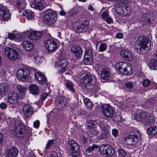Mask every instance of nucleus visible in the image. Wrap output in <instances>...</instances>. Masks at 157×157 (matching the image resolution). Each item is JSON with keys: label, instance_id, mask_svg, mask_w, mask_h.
Segmentation results:
<instances>
[{"label": "nucleus", "instance_id": "48", "mask_svg": "<svg viewBox=\"0 0 157 157\" xmlns=\"http://www.w3.org/2000/svg\"><path fill=\"white\" fill-rule=\"evenodd\" d=\"M107 132L103 131L98 136V139H105L107 138Z\"/></svg>", "mask_w": 157, "mask_h": 157}, {"label": "nucleus", "instance_id": "40", "mask_svg": "<svg viewBox=\"0 0 157 157\" xmlns=\"http://www.w3.org/2000/svg\"><path fill=\"white\" fill-rule=\"evenodd\" d=\"M123 12H124V14H123L122 15L124 16H127L129 15L131 13V11L129 8L125 5H124L123 7Z\"/></svg>", "mask_w": 157, "mask_h": 157}, {"label": "nucleus", "instance_id": "23", "mask_svg": "<svg viewBox=\"0 0 157 157\" xmlns=\"http://www.w3.org/2000/svg\"><path fill=\"white\" fill-rule=\"evenodd\" d=\"M42 33L39 31H34L31 33L29 36L30 40H36L41 38Z\"/></svg>", "mask_w": 157, "mask_h": 157}, {"label": "nucleus", "instance_id": "46", "mask_svg": "<svg viewBox=\"0 0 157 157\" xmlns=\"http://www.w3.org/2000/svg\"><path fill=\"white\" fill-rule=\"evenodd\" d=\"M66 87L70 90L73 91L74 89L73 88V84L70 81H68L66 83Z\"/></svg>", "mask_w": 157, "mask_h": 157}, {"label": "nucleus", "instance_id": "60", "mask_svg": "<svg viewBox=\"0 0 157 157\" xmlns=\"http://www.w3.org/2000/svg\"><path fill=\"white\" fill-rule=\"evenodd\" d=\"M107 23L108 24H110L113 23L112 19L110 17H108L105 20Z\"/></svg>", "mask_w": 157, "mask_h": 157}, {"label": "nucleus", "instance_id": "50", "mask_svg": "<svg viewBox=\"0 0 157 157\" xmlns=\"http://www.w3.org/2000/svg\"><path fill=\"white\" fill-rule=\"evenodd\" d=\"M118 154L121 156H124L126 155V152L124 150L121 149L118 150Z\"/></svg>", "mask_w": 157, "mask_h": 157}, {"label": "nucleus", "instance_id": "38", "mask_svg": "<svg viewBox=\"0 0 157 157\" xmlns=\"http://www.w3.org/2000/svg\"><path fill=\"white\" fill-rule=\"evenodd\" d=\"M99 125L100 128L103 131H105L108 128V126L106 124V122L104 121H100L99 122Z\"/></svg>", "mask_w": 157, "mask_h": 157}, {"label": "nucleus", "instance_id": "62", "mask_svg": "<svg viewBox=\"0 0 157 157\" xmlns=\"http://www.w3.org/2000/svg\"><path fill=\"white\" fill-rule=\"evenodd\" d=\"M112 134L115 136L118 135V131L116 129H113L112 131Z\"/></svg>", "mask_w": 157, "mask_h": 157}, {"label": "nucleus", "instance_id": "18", "mask_svg": "<svg viewBox=\"0 0 157 157\" xmlns=\"http://www.w3.org/2000/svg\"><path fill=\"white\" fill-rule=\"evenodd\" d=\"M56 105L60 108L65 107L67 104V99L64 97H57L55 99Z\"/></svg>", "mask_w": 157, "mask_h": 157}, {"label": "nucleus", "instance_id": "44", "mask_svg": "<svg viewBox=\"0 0 157 157\" xmlns=\"http://www.w3.org/2000/svg\"><path fill=\"white\" fill-rule=\"evenodd\" d=\"M151 82L148 79H144L142 82V85L144 87H148L150 84Z\"/></svg>", "mask_w": 157, "mask_h": 157}, {"label": "nucleus", "instance_id": "63", "mask_svg": "<svg viewBox=\"0 0 157 157\" xmlns=\"http://www.w3.org/2000/svg\"><path fill=\"white\" fill-rule=\"evenodd\" d=\"M50 157H57V153L55 151H52L51 153Z\"/></svg>", "mask_w": 157, "mask_h": 157}, {"label": "nucleus", "instance_id": "51", "mask_svg": "<svg viewBox=\"0 0 157 157\" xmlns=\"http://www.w3.org/2000/svg\"><path fill=\"white\" fill-rule=\"evenodd\" d=\"M98 146L97 145L93 144L92 146H90L87 148L86 151L88 153L92 151H93L94 148H97Z\"/></svg>", "mask_w": 157, "mask_h": 157}, {"label": "nucleus", "instance_id": "8", "mask_svg": "<svg viewBox=\"0 0 157 157\" xmlns=\"http://www.w3.org/2000/svg\"><path fill=\"white\" fill-rule=\"evenodd\" d=\"M68 65V62L66 58H63L56 62L55 63V67L61 72L63 73L66 71V68Z\"/></svg>", "mask_w": 157, "mask_h": 157}, {"label": "nucleus", "instance_id": "20", "mask_svg": "<svg viewBox=\"0 0 157 157\" xmlns=\"http://www.w3.org/2000/svg\"><path fill=\"white\" fill-rule=\"evenodd\" d=\"M71 52L74 53L75 56L79 59L82 55V51L81 48L77 45H75L71 47Z\"/></svg>", "mask_w": 157, "mask_h": 157}, {"label": "nucleus", "instance_id": "15", "mask_svg": "<svg viewBox=\"0 0 157 157\" xmlns=\"http://www.w3.org/2000/svg\"><path fill=\"white\" fill-rule=\"evenodd\" d=\"M23 111L26 117H30L33 113V107L29 104H26L23 107Z\"/></svg>", "mask_w": 157, "mask_h": 157}, {"label": "nucleus", "instance_id": "61", "mask_svg": "<svg viewBox=\"0 0 157 157\" xmlns=\"http://www.w3.org/2000/svg\"><path fill=\"white\" fill-rule=\"evenodd\" d=\"M7 107V105L4 103H2L0 104V108L2 109H5Z\"/></svg>", "mask_w": 157, "mask_h": 157}, {"label": "nucleus", "instance_id": "39", "mask_svg": "<svg viewBox=\"0 0 157 157\" xmlns=\"http://www.w3.org/2000/svg\"><path fill=\"white\" fill-rule=\"evenodd\" d=\"M90 133L92 136H97L99 133V129L95 127L91 129Z\"/></svg>", "mask_w": 157, "mask_h": 157}, {"label": "nucleus", "instance_id": "10", "mask_svg": "<svg viewBox=\"0 0 157 157\" xmlns=\"http://www.w3.org/2000/svg\"><path fill=\"white\" fill-rule=\"evenodd\" d=\"M93 51L91 48H87L85 51L84 55V62L87 65L91 64L93 62Z\"/></svg>", "mask_w": 157, "mask_h": 157}, {"label": "nucleus", "instance_id": "59", "mask_svg": "<svg viewBox=\"0 0 157 157\" xmlns=\"http://www.w3.org/2000/svg\"><path fill=\"white\" fill-rule=\"evenodd\" d=\"M47 96V94L46 93H42L40 96V98L42 100H44Z\"/></svg>", "mask_w": 157, "mask_h": 157}, {"label": "nucleus", "instance_id": "30", "mask_svg": "<svg viewBox=\"0 0 157 157\" xmlns=\"http://www.w3.org/2000/svg\"><path fill=\"white\" fill-rule=\"evenodd\" d=\"M68 143L71 150H73L79 149V145L75 140H70Z\"/></svg>", "mask_w": 157, "mask_h": 157}, {"label": "nucleus", "instance_id": "28", "mask_svg": "<svg viewBox=\"0 0 157 157\" xmlns=\"http://www.w3.org/2000/svg\"><path fill=\"white\" fill-rule=\"evenodd\" d=\"M125 3H119L117 2V3L116 4V6H115V10L119 14H124L123 11V7L124 6H122L123 4H126Z\"/></svg>", "mask_w": 157, "mask_h": 157}, {"label": "nucleus", "instance_id": "3", "mask_svg": "<svg viewBox=\"0 0 157 157\" xmlns=\"http://www.w3.org/2000/svg\"><path fill=\"white\" fill-rule=\"evenodd\" d=\"M149 40L145 36H140L137 38L136 44L138 45L140 53L143 54L147 52L149 50V48L147 45Z\"/></svg>", "mask_w": 157, "mask_h": 157}, {"label": "nucleus", "instance_id": "1", "mask_svg": "<svg viewBox=\"0 0 157 157\" xmlns=\"http://www.w3.org/2000/svg\"><path fill=\"white\" fill-rule=\"evenodd\" d=\"M134 118L137 121H141L145 125L153 124L155 121L152 114L145 112H142L140 114L136 115Z\"/></svg>", "mask_w": 157, "mask_h": 157}, {"label": "nucleus", "instance_id": "2", "mask_svg": "<svg viewBox=\"0 0 157 157\" xmlns=\"http://www.w3.org/2000/svg\"><path fill=\"white\" fill-rule=\"evenodd\" d=\"M22 52L21 51L17 48L6 47L5 49L6 56L11 61H15L19 59Z\"/></svg>", "mask_w": 157, "mask_h": 157}, {"label": "nucleus", "instance_id": "57", "mask_svg": "<svg viewBox=\"0 0 157 157\" xmlns=\"http://www.w3.org/2000/svg\"><path fill=\"white\" fill-rule=\"evenodd\" d=\"M40 124V121L39 120H37L33 123L34 127L36 128H38Z\"/></svg>", "mask_w": 157, "mask_h": 157}, {"label": "nucleus", "instance_id": "9", "mask_svg": "<svg viewBox=\"0 0 157 157\" xmlns=\"http://www.w3.org/2000/svg\"><path fill=\"white\" fill-rule=\"evenodd\" d=\"M139 133H132L125 138L127 144L131 145L137 142L139 138Z\"/></svg>", "mask_w": 157, "mask_h": 157}, {"label": "nucleus", "instance_id": "45", "mask_svg": "<svg viewBox=\"0 0 157 157\" xmlns=\"http://www.w3.org/2000/svg\"><path fill=\"white\" fill-rule=\"evenodd\" d=\"M125 86L127 88L131 90L133 88L134 84L131 82H127L125 83Z\"/></svg>", "mask_w": 157, "mask_h": 157}, {"label": "nucleus", "instance_id": "58", "mask_svg": "<svg viewBox=\"0 0 157 157\" xmlns=\"http://www.w3.org/2000/svg\"><path fill=\"white\" fill-rule=\"evenodd\" d=\"M15 35L12 33H8V38L11 40H13L15 39Z\"/></svg>", "mask_w": 157, "mask_h": 157}, {"label": "nucleus", "instance_id": "33", "mask_svg": "<svg viewBox=\"0 0 157 157\" xmlns=\"http://www.w3.org/2000/svg\"><path fill=\"white\" fill-rule=\"evenodd\" d=\"M57 48V43L54 41L50 39V52L55 51Z\"/></svg>", "mask_w": 157, "mask_h": 157}, {"label": "nucleus", "instance_id": "21", "mask_svg": "<svg viewBox=\"0 0 157 157\" xmlns=\"http://www.w3.org/2000/svg\"><path fill=\"white\" fill-rule=\"evenodd\" d=\"M35 77L38 82L41 84H44L47 82V78L44 75L40 72H36Z\"/></svg>", "mask_w": 157, "mask_h": 157}, {"label": "nucleus", "instance_id": "13", "mask_svg": "<svg viewBox=\"0 0 157 157\" xmlns=\"http://www.w3.org/2000/svg\"><path fill=\"white\" fill-rule=\"evenodd\" d=\"M19 98V96L17 93L10 92L8 94V102L11 104H15L18 102Z\"/></svg>", "mask_w": 157, "mask_h": 157}, {"label": "nucleus", "instance_id": "16", "mask_svg": "<svg viewBox=\"0 0 157 157\" xmlns=\"http://www.w3.org/2000/svg\"><path fill=\"white\" fill-rule=\"evenodd\" d=\"M0 15L5 21H7L10 16L8 10L4 6H0Z\"/></svg>", "mask_w": 157, "mask_h": 157}, {"label": "nucleus", "instance_id": "14", "mask_svg": "<svg viewBox=\"0 0 157 157\" xmlns=\"http://www.w3.org/2000/svg\"><path fill=\"white\" fill-rule=\"evenodd\" d=\"M89 22L86 20H85L82 23L78 25H77L75 29L76 32L81 33L87 30Z\"/></svg>", "mask_w": 157, "mask_h": 157}, {"label": "nucleus", "instance_id": "56", "mask_svg": "<svg viewBox=\"0 0 157 157\" xmlns=\"http://www.w3.org/2000/svg\"><path fill=\"white\" fill-rule=\"evenodd\" d=\"M49 40H46L44 43V46L46 48V49L48 51H49Z\"/></svg>", "mask_w": 157, "mask_h": 157}, {"label": "nucleus", "instance_id": "7", "mask_svg": "<svg viewBox=\"0 0 157 157\" xmlns=\"http://www.w3.org/2000/svg\"><path fill=\"white\" fill-rule=\"evenodd\" d=\"M30 75V71L26 68L19 69L16 73L17 78L19 80L26 82Z\"/></svg>", "mask_w": 157, "mask_h": 157}, {"label": "nucleus", "instance_id": "41", "mask_svg": "<svg viewBox=\"0 0 157 157\" xmlns=\"http://www.w3.org/2000/svg\"><path fill=\"white\" fill-rule=\"evenodd\" d=\"M44 20L46 24H48L49 21V11L48 10L46 11L44 16Z\"/></svg>", "mask_w": 157, "mask_h": 157}, {"label": "nucleus", "instance_id": "25", "mask_svg": "<svg viewBox=\"0 0 157 157\" xmlns=\"http://www.w3.org/2000/svg\"><path fill=\"white\" fill-rule=\"evenodd\" d=\"M57 19L56 14L55 12L50 9V25L55 23Z\"/></svg>", "mask_w": 157, "mask_h": 157}, {"label": "nucleus", "instance_id": "31", "mask_svg": "<svg viewBox=\"0 0 157 157\" xmlns=\"http://www.w3.org/2000/svg\"><path fill=\"white\" fill-rule=\"evenodd\" d=\"M109 75V70L108 68L103 69L101 71V76L103 79H108Z\"/></svg>", "mask_w": 157, "mask_h": 157}, {"label": "nucleus", "instance_id": "55", "mask_svg": "<svg viewBox=\"0 0 157 157\" xmlns=\"http://www.w3.org/2000/svg\"><path fill=\"white\" fill-rule=\"evenodd\" d=\"M108 13L107 12L105 11L103 12L101 14V16L102 19L103 20H105L106 18L108 17Z\"/></svg>", "mask_w": 157, "mask_h": 157}, {"label": "nucleus", "instance_id": "29", "mask_svg": "<svg viewBox=\"0 0 157 157\" xmlns=\"http://www.w3.org/2000/svg\"><path fill=\"white\" fill-rule=\"evenodd\" d=\"M30 92L34 95H37L39 91V89L37 86L35 84H32L29 86Z\"/></svg>", "mask_w": 157, "mask_h": 157}, {"label": "nucleus", "instance_id": "54", "mask_svg": "<svg viewBox=\"0 0 157 157\" xmlns=\"http://www.w3.org/2000/svg\"><path fill=\"white\" fill-rule=\"evenodd\" d=\"M91 87L92 88L90 89H92L93 90L94 92H97L98 91L99 89V87L97 85H95V84L93 86H91Z\"/></svg>", "mask_w": 157, "mask_h": 157}, {"label": "nucleus", "instance_id": "5", "mask_svg": "<svg viewBox=\"0 0 157 157\" xmlns=\"http://www.w3.org/2000/svg\"><path fill=\"white\" fill-rule=\"evenodd\" d=\"M81 82L87 89H90L95 84L93 76L91 74H87L82 77L80 80Z\"/></svg>", "mask_w": 157, "mask_h": 157}, {"label": "nucleus", "instance_id": "11", "mask_svg": "<svg viewBox=\"0 0 157 157\" xmlns=\"http://www.w3.org/2000/svg\"><path fill=\"white\" fill-rule=\"evenodd\" d=\"M103 115L107 118H111L113 115L112 107L108 104H104L101 107Z\"/></svg>", "mask_w": 157, "mask_h": 157}, {"label": "nucleus", "instance_id": "4", "mask_svg": "<svg viewBox=\"0 0 157 157\" xmlns=\"http://www.w3.org/2000/svg\"><path fill=\"white\" fill-rule=\"evenodd\" d=\"M116 68L120 72L126 75L131 74L132 72V68L130 64L125 62H119L115 65Z\"/></svg>", "mask_w": 157, "mask_h": 157}, {"label": "nucleus", "instance_id": "19", "mask_svg": "<svg viewBox=\"0 0 157 157\" xmlns=\"http://www.w3.org/2000/svg\"><path fill=\"white\" fill-rule=\"evenodd\" d=\"M151 14L150 12H147L143 14L139 19L140 22L143 25L147 23H149L150 21Z\"/></svg>", "mask_w": 157, "mask_h": 157}, {"label": "nucleus", "instance_id": "37", "mask_svg": "<svg viewBox=\"0 0 157 157\" xmlns=\"http://www.w3.org/2000/svg\"><path fill=\"white\" fill-rule=\"evenodd\" d=\"M84 103L87 108L89 109H91L93 107V104L91 101L87 98L84 99Z\"/></svg>", "mask_w": 157, "mask_h": 157}, {"label": "nucleus", "instance_id": "42", "mask_svg": "<svg viewBox=\"0 0 157 157\" xmlns=\"http://www.w3.org/2000/svg\"><path fill=\"white\" fill-rule=\"evenodd\" d=\"M87 126L89 129H91L95 128L96 125L95 124V122H94L93 121L90 120L88 122Z\"/></svg>", "mask_w": 157, "mask_h": 157}, {"label": "nucleus", "instance_id": "52", "mask_svg": "<svg viewBox=\"0 0 157 157\" xmlns=\"http://www.w3.org/2000/svg\"><path fill=\"white\" fill-rule=\"evenodd\" d=\"M73 151L72 152L71 155L73 157H76L79 154L80 150H73Z\"/></svg>", "mask_w": 157, "mask_h": 157}, {"label": "nucleus", "instance_id": "43", "mask_svg": "<svg viewBox=\"0 0 157 157\" xmlns=\"http://www.w3.org/2000/svg\"><path fill=\"white\" fill-rule=\"evenodd\" d=\"M8 86L6 84L4 83H2L0 84V91H3L6 93L7 90Z\"/></svg>", "mask_w": 157, "mask_h": 157}, {"label": "nucleus", "instance_id": "36", "mask_svg": "<svg viewBox=\"0 0 157 157\" xmlns=\"http://www.w3.org/2000/svg\"><path fill=\"white\" fill-rule=\"evenodd\" d=\"M149 66L152 69L157 70V60H151L149 64Z\"/></svg>", "mask_w": 157, "mask_h": 157}, {"label": "nucleus", "instance_id": "27", "mask_svg": "<svg viewBox=\"0 0 157 157\" xmlns=\"http://www.w3.org/2000/svg\"><path fill=\"white\" fill-rule=\"evenodd\" d=\"M22 45L23 47L27 51L32 50L34 48V46L33 44L27 41H23Z\"/></svg>", "mask_w": 157, "mask_h": 157}, {"label": "nucleus", "instance_id": "22", "mask_svg": "<svg viewBox=\"0 0 157 157\" xmlns=\"http://www.w3.org/2000/svg\"><path fill=\"white\" fill-rule=\"evenodd\" d=\"M100 151L102 154L108 155H112L114 153V150L112 148L110 147L106 148V147H103V148L101 147L100 148Z\"/></svg>", "mask_w": 157, "mask_h": 157}, {"label": "nucleus", "instance_id": "12", "mask_svg": "<svg viewBox=\"0 0 157 157\" xmlns=\"http://www.w3.org/2000/svg\"><path fill=\"white\" fill-rule=\"evenodd\" d=\"M120 53L121 56L125 60L131 61L133 58V55L132 52L126 50H121Z\"/></svg>", "mask_w": 157, "mask_h": 157}, {"label": "nucleus", "instance_id": "26", "mask_svg": "<svg viewBox=\"0 0 157 157\" xmlns=\"http://www.w3.org/2000/svg\"><path fill=\"white\" fill-rule=\"evenodd\" d=\"M16 88L17 90L21 94L20 95H21V96H20V98H23L25 96V93L27 90L26 88L20 85H17L16 86Z\"/></svg>", "mask_w": 157, "mask_h": 157}, {"label": "nucleus", "instance_id": "35", "mask_svg": "<svg viewBox=\"0 0 157 157\" xmlns=\"http://www.w3.org/2000/svg\"><path fill=\"white\" fill-rule=\"evenodd\" d=\"M147 133L150 135H155L157 134V127L153 126L148 128L147 130Z\"/></svg>", "mask_w": 157, "mask_h": 157}, {"label": "nucleus", "instance_id": "64", "mask_svg": "<svg viewBox=\"0 0 157 157\" xmlns=\"http://www.w3.org/2000/svg\"><path fill=\"white\" fill-rule=\"evenodd\" d=\"M116 37L117 38H121L123 37V36L121 33H117L116 35Z\"/></svg>", "mask_w": 157, "mask_h": 157}, {"label": "nucleus", "instance_id": "32", "mask_svg": "<svg viewBox=\"0 0 157 157\" xmlns=\"http://www.w3.org/2000/svg\"><path fill=\"white\" fill-rule=\"evenodd\" d=\"M23 15L28 19H32L34 16L33 12L29 10H25L23 13Z\"/></svg>", "mask_w": 157, "mask_h": 157}, {"label": "nucleus", "instance_id": "6", "mask_svg": "<svg viewBox=\"0 0 157 157\" xmlns=\"http://www.w3.org/2000/svg\"><path fill=\"white\" fill-rule=\"evenodd\" d=\"M11 126L12 125L14 128V131L17 134H23L26 133L25 126L21 122L18 120H15L11 123Z\"/></svg>", "mask_w": 157, "mask_h": 157}, {"label": "nucleus", "instance_id": "49", "mask_svg": "<svg viewBox=\"0 0 157 157\" xmlns=\"http://www.w3.org/2000/svg\"><path fill=\"white\" fill-rule=\"evenodd\" d=\"M42 57H41L39 56H36L34 57V59L35 60V62H36L37 63H40L42 62L43 60Z\"/></svg>", "mask_w": 157, "mask_h": 157}, {"label": "nucleus", "instance_id": "17", "mask_svg": "<svg viewBox=\"0 0 157 157\" xmlns=\"http://www.w3.org/2000/svg\"><path fill=\"white\" fill-rule=\"evenodd\" d=\"M32 8L41 10L43 9L45 6V4L44 0H37L34 1L31 5Z\"/></svg>", "mask_w": 157, "mask_h": 157}, {"label": "nucleus", "instance_id": "53", "mask_svg": "<svg viewBox=\"0 0 157 157\" xmlns=\"http://www.w3.org/2000/svg\"><path fill=\"white\" fill-rule=\"evenodd\" d=\"M22 39V36L20 34H17L15 35V39L17 41H19L21 40Z\"/></svg>", "mask_w": 157, "mask_h": 157}, {"label": "nucleus", "instance_id": "34", "mask_svg": "<svg viewBox=\"0 0 157 157\" xmlns=\"http://www.w3.org/2000/svg\"><path fill=\"white\" fill-rule=\"evenodd\" d=\"M26 2L25 0H17L16 2V6L19 10L23 9L25 7Z\"/></svg>", "mask_w": 157, "mask_h": 157}, {"label": "nucleus", "instance_id": "24", "mask_svg": "<svg viewBox=\"0 0 157 157\" xmlns=\"http://www.w3.org/2000/svg\"><path fill=\"white\" fill-rule=\"evenodd\" d=\"M18 151L16 147H12L8 150L7 152L8 157H16Z\"/></svg>", "mask_w": 157, "mask_h": 157}, {"label": "nucleus", "instance_id": "47", "mask_svg": "<svg viewBox=\"0 0 157 157\" xmlns=\"http://www.w3.org/2000/svg\"><path fill=\"white\" fill-rule=\"evenodd\" d=\"M106 47L107 45L105 44L102 43L99 47L98 50L101 52L104 51L106 50Z\"/></svg>", "mask_w": 157, "mask_h": 157}]
</instances>
